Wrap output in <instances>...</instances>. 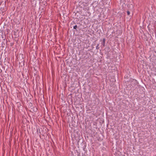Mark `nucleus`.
<instances>
[{
  "label": "nucleus",
  "instance_id": "nucleus-1",
  "mask_svg": "<svg viewBox=\"0 0 156 156\" xmlns=\"http://www.w3.org/2000/svg\"><path fill=\"white\" fill-rule=\"evenodd\" d=\"M102 44L103 47H105V38H104L103 39V41L102 43Z\"/></svg>",
  "mask_w": 156,
  "mask_h": 156
},
{
  "label": "nucleus",
  "instance_id": "nucleus-2",
  "mask_svg": "<svg viewBox=\"0 0 156 156\" xmlns=\"http://www.w3.org/2000/svg\"><path fill=\"white\" fill-rule=\"evenodd\" d=\"M20 32L18 30V29H17V30H16V32H15V34H16V36H15V37L16 38V37H17V35L16 34V33L17 34V33L18 34H19Z\"/></svg>",
  "mask_w": 156,
  "mask_h": 156
},
{
  "label": "nucleus",
  "instance_id": "nucleus-3",
  "mask_svg": "<svg viewBox=\"0 0 156 156\" xmlns=\"http://www.w3.org/2000/svg\"><path fill=\"white\" fill-rule=\"evenodd\" d=\"M99 44H97V46L96 47V49H99Z\"/></svg>",
  "mask_w": 156,
  "mask_h": 156
},
{
  "label": "nucleus",
  "instance_id": "nucleus-4",
  "mask_svg": "<svg viewBox=\"0 0 156 156\" xmlns=\"http://www.w3.org/2000/svg\"><path fill=\"white\" fill-rule=\"evenodd\" d=\"M77 27V25H75L73 27V28L74 29H76Z\"/></svg>",
  "mask_w": 156,
  "mask_h": 156
},
{
  "label": "nucleus",
  "instance_id": "nucleus-5",
  "mask_svg": "<svg viewBox=\"0 0 156 156\" xmlns=\"http://www.w3.org/2000/svg\"><path fill=\"white\" fill-rule=\"evenodd\" d=\"M127 13L128 15H129L130 14V12L129 11H127Z\"/></svg>",
  "mask_w": 156,
  "mask_h": 156
},
{
  "label": "nucleus",
  "instance_id": "nucleus-6",
  "mask_svg": "<svg viewBox=\"0 0 156 156\" xmlns=\"http://www.w3.org/2000/svg\"><path fill=\"white\" fill-rule=\"evenodd\" d=\"M17 43H18V40H17Z\"/></svg>",
  "mask_w": 156,
  "mask_h": 156
},
{
  "label": "nucleus",
  "instance_id": "nucleus-7",
  "mask_svg": "<svg viewBox=\"0 0 156 156\" xmlns=\"http://www.w3.org/2000/svg\"><path fill=\"white\" fill-rule=\"evenodd\" d=\"M18 56H16V58H17V59H18Z\"/></svg>",
  "mask_w": 156,
  "mask_h": 156
}]
</instances>
